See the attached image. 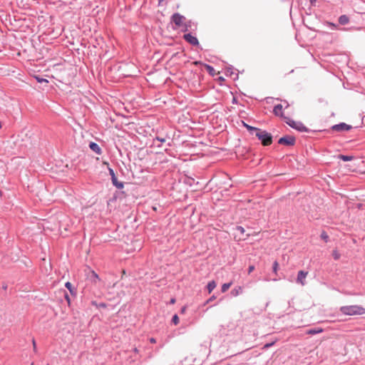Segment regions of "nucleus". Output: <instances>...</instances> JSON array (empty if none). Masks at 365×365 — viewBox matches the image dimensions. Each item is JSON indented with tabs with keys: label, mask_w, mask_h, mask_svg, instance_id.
I'll return each mask as SVG.
<instances>
[{
	"label": "nucleus",
	"mask_w": 365,
	"mask_h": 365,
	"mask_svg": "<svg viewBox=\"0 0 365 365\" xmlns=\"http://www.w3.org/2000/svg\"><path fill=\"white\" fill-rule=\"evenodd\" d=\"M340 312L348 316L363 315L365 314V308L360 305L343 306Z\"/></svg>",
	"instance_id": "nucleus-1"
},
{
	"label": "nucleus",
	"mask_w": 365,
	"mask_h": 365,
	"mask_svg": "<svg viewBox=\"0 0 365 365\" xmlns=\"http://www.w3.org/2000/svg\"><path fill=\"white\" fill-rule=\"evenodd\" d=\"M259 140H261L263 145H269L272 143V137L270 133L259 128L256 130L254 134Z\"/></svg>",
	"instance_id": "nucleus-2"
},
{
	"label": "nucleus",
	"mask_w": 365,
	"mask_h": 365,
	"mask_svg": "<svg viewBox=\"0 0 365 365\" xmlns=\"http://www.w3.org/2000/svg\"><path fill=\"white\" fill-rule=\"evenodd\" d=\"M171 19L172 21L175 24L178 29L185 26V23H186L185 17L178 13L174 14Z\"/></svg>",
	"instance_id": "nucleus-3"
},
{
	"label": "nucleus",
	"mask_w": 365,
	"mask_h": 365,
	"mask_svg": "<svg viewBox=\"0 0 365 365\" xmlns=\"http://www.w3.org/2000/svg\"><path fill=\"white\" fill-rule=\"evenodd\" d=\"M286 122L292 128H294L297 129L299 131L303 132V131H306L307 130L306 127L302 123H301L299 122H295L294 120H290L289 118H287Z\"/></svg>",
	"instance_id": "nucleus-4"
},
{
	"label": "nucleus",
	"mask_w": 365,
	"mask_h": 365,
	"mask_svg": "<svg viewBox=\"0 0 365 365\" xmlns=\"http://www.w3.org/2000/svg\"><path fill=\"white\" fill-rule=\"evenodd\" d=\"M308 274L307 272H304L303 270H300L298 272L297 282L300 284L302 286H304L306 284V277Z\"/></svg>",
	"instance_id": "nucleus-5"
},
{
	"label": "nucleus",
	"mask_w": 365,
	"mask_h": 365,
	"mask_svg": "<svg viewBox=\"0 0 365 365\" xmlns=\"http://www.w3.org/2000/svg\"><path fill=\"white\" fill-rule=\"evenodd\" d=\"M295 142V138L292 136H285L281 138L278 143L282 145H294Z\"/></svg>",
	"instance_id": "nucleus-6"
},
{
	"label": "nucleus",
	"mask_w": 365,
	"mask_h": 365,
	"mask_svg": "<svg viewBox=\"0 0 365 365\" xmlns=\"http://www.w3.org/2000/svg\"><path fill=\"white\" fill-rule=\"evenodd\" d=\"M183 38L186 41H187L191 45H193V46L199 45V41H198L197 38L190 34H185L183 36Z\"/></svg>",
	"instance_id": "nucleus-7"
},
{
	"label": "nucleus",
	"mask_w": 365,
	"mask_h": 365,
	"mask_svg": "<svg viewBox=\"0 0 365 365\" xmlns=\"http://www.w3.org/2000/svg\"><path fill=\"white\" fill-rule=\"evenodd\" d=\"M282 109H283V106L282 104H277L274 106L273 112L275 115L279 116L281 118H283L287 120L288 118L284 117L283 115Z\"/></svg>",
	"instance_id": "nucleus-8"
},
{
	"label": "nucleus",
	"mask_w": 365,
	"mask_h": 365,
	"mask_svg": "<svg viewBox=\"0 0 365 365\" xmlns=\"http://www.w3.org/2000/svg\"><path fill=\"white\" fill-rule=\"evenodd\" d=\"M351 128V125H347L344 123H341L338 125H335L332 127V129L336 131H341V130H349Z\"/></svg>",
	"instance_id": "nucleus-9"
},
{
	"label": "nucleus",
	"mask_w": 365,
	"mask_h": 365,
	"mask_svg": "<svg viewBox=\"0 0 365 365\" xmlns=\"http://www.w3.org/2000/svg\"><path fill=\"white\" fill-rule=\"evenodd\" d=\"M236 230V233L233 234L235 239L237 241L245 240L244 232H245V230Z\"/></svg>",
	"instance_id": "nucleus-10"
},
{
	"label": "nucleus",
	"mask_w": 365,
	"mask_h": 365,
	"mask_svg": "<svg viewBox=\"0 0 365 365\" xmlns=\"http://www.w3.org/2000/svg\"><path fill=\"white\" fill-rule=\"evenodd\" d=\"M90 148L97 154L101 153V149L96 143L91 142L89 145Z\"/></svg>",
	"instance_id": "nucleus-11"
},
{
	"label": "nucleus",
	"mask_w": 365,
	"mask_h": 365,
	"mask_svg": "<svg viewBox=\"0 0 365 365\" xmlns=\"http://www.w3.org/2000/svg\"><path fill=\"white\" fill-rule=\"evenodd\" d=\"M338 158L344 161H349L356 159L354 155H339Z\"/></svg>",
	"instance_id": "nucleus-12"
},
{
	"label": "nucleus",
	"mask_w": 365,
	"mask_h": 365,
	"mask_svg": "<svg viewBox=\"0 0 365 365\" xmlns=\"http://www.w3.org/2000/svg\"><path fill=\"white\" fill-rule=\"evenodd\" d=\"M323 329L321 328L311 329L307 331V334L314 335L317 334L322 333Z\"/></svg>",
	"instance_id": "nucleus-13"
},
{
	"label": "nucleus",
	"mask_w": 365,
	"mask_h": 365,
	"mask_svg": "<svg viewBox=\"0 0 365 365\" xmlns=\"http://www.w3.org/2000/svg\"><path fill=\"white\" fill-rule=\"evenodd\" d=\"M349 21V19L347 16L346 15H341L339 18V22L341 24V25H345L346 24H348Z\"/></svg>",
	"instance_id": "nucleus-14"
},
{
	"label": "nucleus",
	"mask_w": 365,
	"mask_h": 365,
	"mask_svg": "<svg viewBox=\"0 0 365 365\" xmlns=\"http://www.w3.org/2000/svg\"><path fill=\"white\" fill-rule=\"evenodd\" d=\"M65 287L69 290L70 293L72 294V295H75L76 294V289H74V287H73L72 284L69 282H67L66 284H65Z\"/></svg>",
	"instance_id": "nucleus-15"
},
{
	"label": "nucleus",
	"mask_w": 365,
	"mask_h": 365,
	"mask_svg": "<svg viewBox=\"0 0 365 365\" xmlns=\"http://www.w3.org/2000/svg\"><path fill=\"white\" fill-rule=\"evenodd\" d=\"M216 286H217V284H216V282L214 280L210 281L207 284V286L208 292L211 293L213 291V289L216 287Z\"/></svg>",
	"instance_id": "nucleus-16"
},
{
	"label": "nucleus",
	"mask_w": 365,
	"mask_h": 365,
	"mask_svg": "<svg viewBox=\"0 0 365 365\" xmlns=\"http://www.w3.org/2000/svg\"><path fill=\"white\" fill-rule=\"evenodd\" d=\"M233 296H238L239 294H242V287H237L235 288H234L232 292H231Z\"/></svg>",
	"instance_id": "nucleus-17"
},
{
	"label": "nucleus",
	"mask_w": 365,
	"mask_h": 365,
	"mask_svg": "<svg viewBox=\"0 0 365 365\" xmlns=\"http://www.w3.org/2000/svg\"><path fill=\"white\" fill-rule=\"evenodd\" d=\"M205 67L211 76H214L216 74L215 70L211 66L205 64Z\"/></svg>",
	"instance_id": "nucleus-18"
},
{
	"label": "nucleus",
	"mask_w": 365,
	"mask_h": 365,
	"mask_svg": "<svg viewBox=\"0 0 365 365\" xmlns=\"http://www.w3.org/2000/svg\"><path fill=\"white\" fill-rule=\"evenodd\" d=\"M245 126L247 128V129L250 132L251 134L254 135L256 132V130H257L258 128H255V127H252V126H250L246 123H245Z\"/></svg>",
	"instance_id": "nucleus-19"
},
{
	"label": "nucleus",
	"mask_w": 365,
	"mask_h": 365,
	"mask_svg": "<svg viewBox=\"0 0 365 365\" xmlns=\"http://www.w3.org/2000/svg\"><path fill=\"white\" fill-rule=\"evenodd\" d=\"M190 26H191V22L186 21V23H185V26H181L180 29H181V30L182 31H187Z\"/></svg>",
	"instance_id": "nucleus-20"
},
{
	"label": "nucleus",
	"mask_w": 365,
	"mask_h": 365,
	"mask_svg": "<svg viewBox=\"0 0 365 365\" xmlns=\"http://www.w3.org/2000/svg\"><path fill=\"white\" fill-rule=\"evenodd\" d=\"M91 277H93L92 281L94 283H96L97 281H100L98 275L94 271H91Z\"/></svg>",
	"instance_id": "nucleus-21"
},
{
	"label": "nucleus",
	"mask_w": 365,
	"mask_h": 365,
	"mask_svg": "<svg viewBox=\"0 0 365 365\" xmlns=\"http://www.w3.org/2000/svg\"><path fill=\"white\" fill-rule=\"evenodd\" d=\"M232 282L225 283L222 286V292H225L228 290V289L231 287Z\"/></svg>",
	"instance_id": "nucleus-22"
},
{
	"label": "nucleus",
	"mask_w": 365,
	"mask_h": 365,
	"mask_svg": "<svg viewBox=\"0 0 365 365\" xmlns=\"http://www.w3.org/2000/svg\"><path fill=\"white\" fill-rule=\"evenodd\" d=\"M112 180H113V183L115 185H116V187H118V188L123 187V185L121 183H120L119 185L117 183L115 175H114V177H112Z\"/></svg>",
	"instance_id": "nucleus-23"
},
{
	"label": "nucleus",
	"mask_w": 365,
	"mask_h": 365,
	"mask_svg": "<svg viewBox=\"0 0 365 365\" xmlns=\"http://www.w3.org/2000/svg\"><path fill=\"white\" fill-rule=\"evenodd\" d=\"M172 322H173V324H174L175 325H177V324L179 323V317H178V315H177V314H175V315L173 317Z\"/></svg>",
	"instance_id": "nucleus-24"
},
{
	"label": "nucleus",
	"mask_w": 365,
	"mask_h": 365,
	"mask_svg": "<svg viewBox=\"0 0 365 365\" xmlns=\"http://www.w3.org/2000/svg\"><path fill=\"white\" fill-rule=\"evenodd\" d=\"M35 78L38 83H48V81L46 79L40 78L39 76H35Z\"/></svg>",
	"instance_id": "nucleus-25"
},
{
	"label": "nucleus",
	"mask_w": 365,
	"mask_h": 365,
	"mask_svg": "<svg viewBox=\"0 0 365 365\" xmlns=\"http://www.w3.org/2000/svg\"><path fill=\"white\" fill-rule=\"evenodd\" d=\"M332 256L334 258V259H338L340 257V254L336 250H334Z\"/></svg>",
	"instance_id": "nucleus-26"
},
{
	"label": "nucleus",
	"mask_w": 365,
	"mask_h": 365,
	"mask_svg": "<svg viewBox=\"0 0 365 365\" xmlns=\"http://www.w3.org/2000/svg\"><path fill=\"white\" fill-rule=\"evenodd\" d=\"M321 238L324 240L325 242H327L329 236L327 235L325 232H322L321 234Z\"/></svg>",
	"instance_id": "nucleus-27"
},
{
	"label": "nucleus",
	"mask_w": 365,
	"mask_h": 365,
	"mask_svg": "<svg viewBox=\"0 0 365 365\" xmlns=\"http://www.w3.org/2000/svg\"><path fill=\"white\" fill-rule=\"evenodd\" d=\"M278 269V263L277 261H275L273 264V272L274 273H277Z\"/></svg>",
	"instance_id": "nucleus-28"
},
{
	"label": "nucleus",
	"mask_w": 365,
	"mask_h": 365,
	"mask_svg": "<svg viewBox=\"0 0 365 365\" xmlns=\"http://www.w3.org/2000/svg\"><path fill=\"white\" fill-rule=\"evenodd\" d=\"M274 344V342L268 343L264 345L263 349H268Z\"/></svg>",
	"instance_id": "nucleus-29"
},
{
	"label": "nucleus",
	"mask_w": 365,
	"mask_h": 365,
	"mask_svg": "<svg viewBox=\"0 0 365 365\" xmlns=\"http://www.w3.org/2000/svg\"><path fill=\"white\" fill-rule=\"evenodd\" d=\"M255 269V267L253 265H250L248 268V273H251Z\"/></svg>",
	"instance_id": "nucleus-30"
},
{
	"label": "nucleus",
	"mask_w": 365,
	"mask_h": 365,
	"mask_svg": "<svg viewBox=\"0 0 365 365\" xmlns=\"http://www.w3.org/2000/svg\"><path fill=\"white\" fill-rule=\"evenodd\" d=\"M32 344H33V349H34V351L36 352V341L34 339H33L32 341Z\"/></svg>",
	"instance_id": "nucleus-31"
},
{
	"label": "nucleus",
	"mask_w": 365,
	"mask_h": 365,
	"mask_svg": "<svg viewBox=\"0 0 365 365\" xmlns=\"http://www.w3.org/2000/svg\"><path fill=\"white\" fill-rule=\"evenodd\" d=\"M215 299V296H212L209 299L207 300L206 304L210 303V302H212Z\"/></svg>",
	"instance_id": "nucleus-32"
},
{
	"label": "nucleus",
	"mask_w": 365,
	"mask_h": 365,
	"mask_svg": "<svg viewBox=\"0 0 365 365\" xmlns=\"http://www.w3.org/2000/svg\"><path fill=\"white\" fill-rule=\"evenodd\" d=\"M109 172H110V174L111 175L112 177H114L115 175V173H114V171L113 170V169H109Z\"/></svg>",
	"instance_id": "nucleus-33"
},
{
	"label": "nucleus",
	"mask_w": 365,
	"mask_h": 365,
	"mask_svg": "<svg viewBox=\"0 0 365 365\" xmlns=\"http://www.w3.org/2000/svg\"><path fill=\"white\" fill-rule=\"evenodd\" d=\"M170 304H175V298H172V299H170Z\"/></svg>",
	"instance_id": "nucleus-34"
},
{
	"label": "nucleus",
	"mask_w": 365,
	"mask_h": 365,
	"mask_svg": "<svg viewBox=\"0 0 365 365\" xmlns=\"http://www.w3.org/2000/svg\"><path fill=\"white\" fill-rule=\"evenodd\" d=\"M185 310H186V307H183L181 309V313H185Z\"/></svg>",
	"instance_id": "nucleus-35"
},
{
	"label": "nucleus",
	"mask_w": 365,
	"mask_h": 365,
	"mask_svg": "<svg viewBox=\"0 0 365 365\" xmlns=\"http://www.w3.org/2000/svg\"><path fill=\"white\" fill-rule=\"evenodd\" d=\"M66 299L67 302L68 303H70V299H69V297H68V296L67 294L66 295Z\"/></svg>",
	"instance_id": "nucleus-36"
},
{
	"label": "nucleus",
	"mask_w": 365,
	"mask_h": 365,
	"mask_svg": "<svg viewBox=\"0 0 365 365\" xmlns=\"http://www.w3.org/2000/svg\"><path fill=\"white\" fill-rule=\"evenodd\" d=\"M150 342H151V343H155V339H153V338H151V339H150Z\"/></svg>",
	"instance_id": "nucleus-37"
},
{
	"label": "nucleus",
	"mask_w": 365,
	"mask_h": 365,
	"mask_svg": "<svg viewBox=\"0 0 365 365\" xmlns=\"http://www.w3.org/2000/svg\"><path fill=\"white\" fill-rule=\"evenodd\" d=\"M2 195V192L0 190V197Z\"/></svg>",
	"instance_id": "nucleus-38"
},
{
	"label": "nucleus",
	"mask_w": 365,
	"mask_h": 365,
	"mask_svg": "<svg viewBox=\"0 0 365 365\" xmlns=\"http://www.w3.org/2000/svg\"><path fill=\"white\" fill-rule=\"evenodd\" d=\"M1 128V123L0 122V129Z\"/></svg>",
	"instance_id": "nucleus-39"
},
{
	"label": "nucleus",
	"mask_w": 365,
	"mask_h": 365,
	"mask_svg": "<svg viewBox=\"0 0 365 365\" xmlns=\"http://www.w3.org/2000/svg\"><path fill=\"white\" fill-rule=\"evenodd\" d=\"M31 365H34V363H31Z\"/></svg>",
	"instance_id": "nucleus-40"
}]
</instances>
